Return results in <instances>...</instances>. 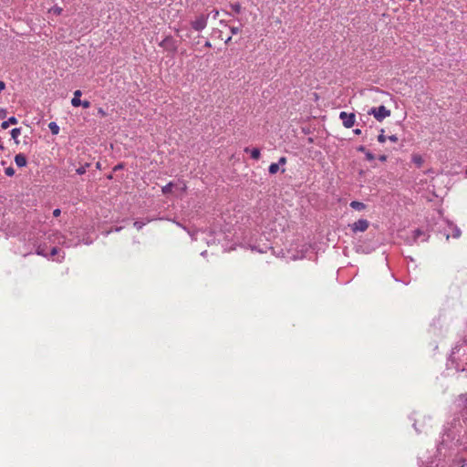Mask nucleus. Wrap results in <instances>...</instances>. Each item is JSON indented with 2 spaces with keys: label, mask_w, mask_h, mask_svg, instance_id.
<instances>
[{
  "label": "nucleus",
  "mask_w": 467,
  "mask_h": 467,
  "mask_svg": "<svg viewBox=\"0 0 467 467\" xmlns=\"http://www.w3.org/2000/svg\"><path fill=\"white\" fill-rule=\"evenodd\" d=\"M368 115H372L378 121L381 122L386 118L389 117L391 111L385 106L373 107L368 111Z\"/></svg>",
  "instance_id": "obj_1"
},
{
  "label": "nucleus",
  "mask_w": 467,
  "mask_h": 467,
  "mask_svg": "<svg viewBox=\"0 0 467 467\" xmlns=\"http://www.w3.org/2000/svg\"><path fill=\"white\" fill-rule=\"evenodd\" d=\"M339 119L342 120L343 126L350 129L354 126L356 121V115L354 113L340 112Z\"/></svg>",
  "instance_id": "obj_2"
},
{
  "label": "nucleus",
  "mask_w": 467,
  "mask_h": 467,
  "mask_svg": "<svg viewBox=\"0 0 467 467\" xmlns=\"http://www.w3.org/2000/svg\"><path fill=\"white\" fill-rule=\"evenodd\" d=\"M192 27L196 31H202L207 26V16L204 15L198 16L191 23Z\"/></svg>",
  "instance_id": "obj_3"
},
{
  "label": "nucleus",
  "mask_w": 467,
  "mask_h": 467,
  "mask_svg": "<svg viewBox=\"0 0 467 467\" xmlns=\"http://www.w3.org/2000/svg\"><path fill=\"white\" fill-rule=\"evenodd\" d=\"M369 226V222L366 219H359L350 225L353 233L365 232Z\"/></svg>",
  "instance_id": "obj_4"
},
{
  "label": "nucleus",
  "mask_w": 467,
  "mask_h": 467,
  "mask_svg": "<svg viewBox=\"0 0 467 467\" xmlns=\"http://www.w3.org/2000/svg\"><path fill=\"white\" fill-rule=\"evenodd\" d=\"M160 46L166 50L175 52L177 49V45L175 40L171 36H166L161 43Z\"/></svg>",
  "instance_id": "obj_5"
},
{
  "label": "nucleus",
  "mask_w": 467,
  "mask_h": 467,
  "mask_svg": "<svg viewBox=\"0 0 467 467\" xmlns=\"http://www.w3.org/2000/svg\"><path fill=\"white\" fill-rule=\"evenodd\" d=\"M15 162L18 167H25L27 163L26 158L23 153H18L15 156Z\"/></svg>",
  "instance_id": "obj_6"
},
{
  "label": "nucleus",
  "mask_w": 467,
  "mask_h": 467,
  "mask_svg": "<svg viewBox=\"0 0 467 467\" xmlns=\"http://www.w3.org/2000/svg\"><path fill=\"white\" fill-rule=\"evenodd\" d=\"M244 152H250L251 154V157L254 159V160H259L260 157H261V152H260V150L257 149V148H254V149H250L248 147H246L244 149Z\"/></svg>",
  "instance_id": "obj_7"
},
{
  "label": "nucleus",
  "mask_w": 467,
  "mask_h": 467,
  "mask_svg": "<svg viewBox=\"0 0 467 467\" xmlns=\"http://www.w3.org/2000/svg\"><path fill=\"white\" fill-rule=\"evenodd\" d=\"M81 95H82V92L80 90H76L74 92V97L71 99V104H72L73 107H79L80 106V103H81L80 97H81Z\"/></svg>",
  "instance_id": "obj_8"
},
{
  "label": "nucleus",
  "mask_w": 467,
  "mask_h": 467,
  "mask_svg": "<svg viewBox=\"0 0 467 467\" xmlns=\"http://www.w3.org/2000/svg\"><path fill=\"white\" fill-rule=\"evenodd\" d=\"M17 122L18 120L16 117H10L7 120L2 122L1 128L3 130H6L9 127V125H16L17 124Z\"/></svg>",
  "instance_id": "obj_9"
},
{
  "label": "nucleus",
  "mask_w": 467,
  "mask_h": 467,
  "mask_svg": "<svg viewBox=\"0 0 467 467\" xmlns=\"http://www.w3.org/2000/svg\"><path fill=\"white\" fill-rule=\"evenodd\" d=\"M349 205L351 208L358 210V211H362L366 208V205L363 202H358V201H352Z\"/></svg>",
  "instance_id": "obj_10"
},
{
  "label": "nucleus",
  "mask_w": 467,
  "mask_h": 467,
  "mask_svg": "<svg viewBox=\"0 0 467 467\" xmlns=\"http://www.w3.org/2000/svg\"><path fill=\"white\" fill-rule=\"evenodd\" d=\"M48 128L53 135H57L59 132V127L56 122H50Z\"/></svg>",
  "instance_id": "obj_11"
},
{
  "label": "nucleus",
  "mask_w": 467,
  "mask_h": 467,
  "mask_svg": "<svg viewBox=\"0 0 467 467\" xmlns=\"http://www.w3.org/2000/svg\"><path fill=\"white\" fill-rule=\"evenodd\" d=\"M412 161L418 166V167H421L424 161H423V158L420 156V155H413L412 157Z\"/></svg>",
  "instance_id": "obj_12"
},
{
  "label": "nucleus",
  "mask_w": 467,
  "mask_h": 467,
  "mask_svg": "<svg viewBox=\"0 0 467 467\" xmlns=\"http://www.w3.org/2000/svg\"><path fill=\"white\" fill-rule=\"evenodd\" d=\"M173 186H174L173 182H169L168 184H166L165 186H163L161 188V192L165 195L171 192Z\"/></svg>",
  "instance_id": "obj_13"
},
{
  "label": "nucleus",
  "mask_w": 467,
  "mask_h": 467,
  "mask_svg": "<svg viewBox=\"0 0 467 467\" xmlns=\"http://www.w3.org/2000/svg\"><path fill=\"white\" fill-rule=\"evenodd\" d=\"M21 134V130L19 128H15L11 130V137L16 140V143H18L17 138Z\"/></svg>",
  "instance_id": "obj_14"
},
{
  "label": "nucleus",
  "mask_w": 467,
  "mask_h": 467,
  "mask_svg": "<svg viewBox=\"0 0 467 467\" xmlns=\"http://www.w3.org/2000/svg\"><path fill=\"white\" fill-rule=\"evenodd\" d=\"M151 220L147 219L146 222L135 221L133 226L140 231L146 223H150Z\"/></svg>",
  "instance_id": "obj_15"
},
{
  "label": "nucleus",
  "mask_w": 467,
  "mask_h": 467,
  "mask_svg": "<svg viewBox=\"0 0 467 467\" xmlns=\"http://www.w3.org/2000/svg\"><path fill=\"white\" fill-rule=\"evenodd\" d=\"M279 170V166H278V163H271L270 166H269V173L271 174H275Z\"/></svg>",
  "instance_id": "obj_16"
},
{
  "label": "nucleus",
  "mask_w": 467,
  "mask_h": 467,
  "mask_svg": "<svg viewBox=\"0 0 467 467\" xmlns=\"http://www.w3.org/2000/svg\"><path fill=\"white\" fill-rule=\"evenodd\" d=\"M88 167H89V163H86L85 165L80 166L76 170V171L78 174L82 175L86 172Z\"/></svg>",
  "instance_id": "obj_17"
},
{
  "label": "nucleus",
  "mask_w": 467,
  "mask_h": 467,
  "mask_svg": "<svg viewBox=\"0 0 467 467\" xmlns=\"http://www.w3.org/2000/svg\"><path fill=\"white\" fill-rule=\"evenodd\" d=\"M384 130H381V133L378 136V140L380 143H384L387 140V137L383 134Z\"/></svg>",
  "instance_id": "obj_18"
},
{
  "label": "nucleus",
  "mask_w": 467,
  "mask_h": 467,
  "mask_svg": "<svg viewBox=\"0 0 467 467\" xmlns=\"http://www.w3.org/2000/svg\"><path fill=\"white\" fill-rule=\"evenodd\" d=\"M7 176H13L15 174V170L12 167H8L5 171Z\"/></svg>",
  "instance_id": "obj_19"
},
{
  "label": "nucleus",
  "mask_w": 467,
  "mask_h": 467,
  "mask_svg": "<svg viewBox=\"0 0 467 467\" xmlns=\"http://www.w3.org/2000/svg\"><path fill=\"white\" fill-rule=\"evenodd\" d=\"M374 158H375L374 155L370 151H366V159L368 161H373Z\"/></svg>",
  "instance_id": "obj_20"
},
{
  "label": "nucleus",
  "mask_w": 467,
  "mask_h": 467,
  "mask_svg": "<svg viewBox=\"0 0 467 467\" xmlns=\"http://www.w3.org/2000/svg\"><path fill=\"white\" fill-rule=\"evenodd\" d=\"M80 106H82L84 109H88L90 107V102L88 100L81 101Z\"/></svg>",
  "instance_id": "obj_21"
},
{
  "label": "nucleus",
  "mask_w": 467,
  "mask_h": 467,
  "mask_svg": "<svg viewBox=\"0 0 467 467\" xmlns=\"http://www.w3.org/2000/svg\"><path fill=\"white\" fill-rule=\"evenodd\" d=\"M98 113L100 117H106L107 116V112L102 109V108H99L98 109Z\"/></svg>",
  "instance_id": "obj_22"
},
{
  "label": "nucleus",
  "mask_w": 467,
  "mask_h": 467,
  "mask_svg": "<svg viewBox=\"0 0 467 467\" xmlns=\"http://www.w3.org/2000/svg\"><path fill=\"white\" fill-rule=\"evenodd\" d=\"M388 139L391 141V142H397L399 140L398 137L396 135H391V136H389Z\"/></svg>",
  "instance_id": "obj_23"
},
{
  "label": "nucleus",
  "mask_w": 467,
  "mask_h": 467,
  "mask_svg": "<svg viewBox=\"0 0 467 467\" xmlns=\"http://www.w3.org/2000/svg\"><path fill=\"white\" fill-rule=\"evenodd\" d=\"M6 116V110L4 109H0V119H4Z\"/></svg>",
  "instance_id": "obj_24"
},
{
  "label": "nucleus",
  "mask_w": 467,
  "mask_h": 467,
  "mask_svg": "<svg viewBox=\"0 0 467 467\" xmlns=\"http://www.w3.org/2000/svg\"><path fill=\"white\" fill-rule=\"evenodd\" d=\"M285 163H286V158H285V157H281V158L279 159V161H278V165H279V164L284 165V164H285Z\"/></svg>",
  "instance_id": "obj_25"
},
{
  "label": "nucleus",
  "mask_w": 467,
  "mask_h": 467,
  "mask_svg": "<svg viewBox=\"0 0 467 467\" xmlns=\"http://www.w3.org/2000/svg\"><path fill=\"white\" fill-rule=\"evenodd\" d=\"M60 213H61L60 209H55V210L53 211V215H54L55 217L59 216V215H60Z\"/></svg>",
  "instance_id": "obj_26"
},
{
  "label": "nucleus",
  "mask_w": 467,
  "mask_h": 467,
  "mask_svg": "<svg viewBox=\"0 0 467 467\" xmlns=\"http://www.w3.org/2000/svg\"><path fill=\"white\" fill-rule=\"evenodd\" d=\"M180 190H181L182 192H186V190H187V185H186V183H185L184 182H182V186H181Z\"/></svg>",
  "instance_id": "obj_27"
},
{
  "label": "nucleus",
  "mask_w": 467,
  "mask_h": 467,
  "mask_svg": "<svg viewBox=\"0 0 467 467\" xmlns=\"http://www.w3.org/2000/svg\"><path fill=\"white\" fill-rule=\"evenodd\" d=\"M5 88V83L0 80V92H2Z\"/></svg>",
  "instance_id": "obj_28"
},
{
  "label": "nucleus",
  "mask_w": 467,
  "mask_h": 467,
  "mask_svg": "<svg viewBox=\"0 0 467 467\" xmlns=\"http://www.w3.org/2000/svg\"><path fill=\"white\" fill-rule=\"evenodd\" d=\"M231 32H232L233 34H237V33H239V28H238V27H232V28H231Z\"/></svg>",
  "instance_id": "obj_29"
},
{
  "label": "nucleus",
  "mask_w": 467,
  "mask_h": 467,
  "mask_svg": "<svg viewBox=\"0 0 467 467\" xmlns=\"http://www.w3.org/2000/svg\"><path fill=\"white\" fill-rule=\"evenodd\" d=\"M358 151H360V152H365V153H366V151H367V150H366V148H365L364 146H359V147L358 148Z\"/></svg>",
  "instance_id": "obj_30"
},
{
  "label": "nucleus",
  "mask_w": 467,
  "mask_h": 467,
  "mask_svg": "<svg viewBox=\"0 0 467 467\" xmlns=\"http://www.w3.org/2000/svg\"><path fill=\"white\" fill-rule=\"evenodd\" d=\"M123 168V165L122 164H118L117 166L114 167V171H118V170H120Z\"/></svg>",
  "instance_id": "obj_31"
},
{
  "label": "nucleus",
  "mask_w": 467,
  "mask_h": 467,
  "mask_svg": "<svg viewBox=\"0 0 467 467\" xmlns=\"http://www.w3.org/2000/svg\"><path fill=\"white\" fill-rule=\"evenodd\" d=\"M379 160L380 161H385L387 160V156H386V155H380V156L379 157Z\"/></svg>",
  "instance_id": "obj_32"
},
{
  "label": "nucleus",
  "mask_w": 467,
  "mask_h": 467,
  "mask_svg": "<svg viewBox=\"0 0 467 467\" xmlns=\"http://www.w3.org/2000/svg\"><path fill=\"white\" fill-rule=\"evenodd\" d=\"M353 132H354V134H356V135H360V134H361V130H359V129H356V130H353Z\"/></svg>",
  "instance_id": "obj_33"
},
{
  "label": "nucleus",
  "mask_w": 467,
  "mask_h": 467,
  "mask_svg": "<svg viewBox=\"0 0 467 467\" xmlns=\"http://www.w3.org/2000/svg\"><path fill=\"white\" fill-rule=\"evenodd\" d=\"M57 253V247H53L52 250H51V254L55 255Z\"/></svg>",
  "instance_id": "obj_34"
},
{
  "label": "nucleus",
  "mask_w": 467,
  "mask_h": 467,
  "mask_svg": "<svg viewBox=\"0 0 467 467\" xmlns=\"http://www.w3.org/2000/svg\"><path fill=\"white\" fill-rule=\"evenodd\" d=\"M234 9L235 12H240L241 7H240V5H237L234 7Z\"/></svg>",
  "instance_id": "obj_35"
},
{
  "label": "nucleus",
  "mask_w": 467,
  "mask_h": 467,
  "mask_svg": "<svg viewBox=\"0 0 467 467\" xmlns=\"http://www.w3.org/2000/svg\"><path fill=\"white\" fill-rule=\"evenodd\" d=\"M204 47H212L211 42L210 41H206L205 44H204Z\"/></svg>",
  "instance_id": "obj_36"
},
{
  "label": "nucleus",
  "mask_w": 467,
  "mask_h": 467,
  "mask_svg": "<svg viewBox=\"0 0 467 467\" xmlns=\"http://www.w3.org/2000/svg\"><path fill=\"white\" fill-rule=\"evenodd\" d=\"M36 253H37V254H41V255H43V254H43V252L40 250V248H37Z\"/></svg>",
  "instance_id": "obj_37"
},
{
  "label": "nucleus",
  "mask_w": 467,
  "mask_h": 467,
  "mask_svg": "<svg viewBox=\"0 0 467 467\" xmlns=\"http://www.w3.org/2000/svg\"><path fill=\"white\" fill-rule=\"evenodd\" d=\"M96 167H97L98 169H100V163H99V162H97Z\"/></svg>",
  "instance_id": "obj_38"
},
{
  "label": "nucleus",
  "mask_w": 467,
  "mask_h": 467,
  "mask_svg": "<svg viewBox=\"0 0 467 467\" xmlns=\"http://www.w3.org/2000/svg\"><path fill=\"white\" fill-rule=\"evenodd\" d=\"M121 229H122V227H117V228H116V232H119V231H120Z\"/></svg>",
  "instance_id": "obj_39"
},
{
  "label": "nucleus",
  "mask_w": 467,
  "mask_h": 467,
  "mask_svg": "<svg viewBox=\"0 0 467 467\" xmlns=\"http://www.w3.org/2000/svg\"><path fill=\"white\" fill-rule=\"evenodd\" d=\"M0 149L4 150V146H3V144L1 142H0Z\"/></svg>",
  "instance_id": "obj_40"
},
{
  "label": "nucleus",
  "mask_w": 467,
  "mask_h": 467,
  "mask_svg": "<svg viewBox=\"0 0 467 467\" xmlns=\"http://www.w3.org/2000/svg\"><path fill=\"white\" fill-rule=\"evenodd\" d=\"M377 92H379L380 94H385L383 91H380V90H377Z\"/></svg>",
  "instance_id": "obj_41"
},
{
  "label": "nucleus",
  "mask_w": 467,
  "mask_h": 467,
  "mask_svg": "<svg viewBox=\"0 0 467 467\" xmlns=\"http://www.w3.org/2000/svg\"><path fill=\"white\" fill-rule=\"evenodd\" d=\"M461 467H467V464H462Z\"/></svg>",
  "instance_id": "obj_42"
},
{
  "label": "nucleus",
  "mask_w": 467,
  "mask_h": 467,
  "mask_svg": "<svg viewBox=\"0 0 467 467\" xmlns=\"http://www.w3.org/2000/svg\"><path fill=\"white\" fill-rule=\"evenodd\" d=\"M466 175H467V169H466V171H465Z\"/></svg>",
  "instance_id": "obj_43"
}]
</instances>
